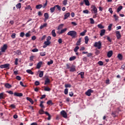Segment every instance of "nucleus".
I'll return each mask as SVG.
<instances>
[{
    "instance_id": "1a4fd4ad",
    "label": "nucleus",
    "mask_w": 125,
    "mask_h": 125,
    "mask_svg": "<svg viewBox=\"0 0 125 125\" xmlns=\"http://www.w3.org/2000/svg\"><path fill=\"white\" fill-rule=\"evenodd\" d=\"M112 55H113V51L112 50L109 51L107 54V57L108 58H110V57H112Z\"/></svg>"
},
{
    "instance_id": "9d476101",
    "label": "nucleus",
    "mask_w": 125,
    "mask_h": 125,
    "mask_svg": "<svg viewBox=\"0 0 125 125\" xmlns=\"http://www.w3.org/2000/svg\"><path fill=\"white\" fill-rule=\"evenodd\" d=\"M71 14L70 12L66 13L64 14V17L63 18V20H66L68 17H70Z\"/></svg>"
},
{
    "instance_id": "8fccbe9b",
    "label": "nucleus",
    "mask_w": 125,
    "mask_h": 125,
    "mask_svg": "<svg viewBox=\"0 0 125 125\" xmlns=\"http://www.w3.org/2000/svg\"><path fill=\"white\" fill-rule=\"evenodd\" d=\"M76 59V57L75 56H73L69 58V61H73Z\"/></svg>"
},
{
    "instance_id": "a18cd8bd",
    "label": "nucleus",
    "mask_w": 125,
    "mask_h": 125,
    "mask_svg": "<svg viewBox=\"0 0 125 125\" xmlns=\"http://www.w3.org/2000/svg\"><path fill=\"white\" fill-rule=\"evenodd\" d=\"M40 78H42L43 77V71H41L40 73L39 74Z\"/></svg>"
},
{
    "instance_id": "6e6552de",
    "label": "nucleus",
    "mask_w": 125,
    "mask_h": 125,
    "mask_svg": "<svg viewBox=\"0 0 125 125\" xmlns=\"http://www.w3.org/2000/svg\"><path fill=\"white\" fill-rule=\"evenodd\" d=\"M116 37L117 40H120L122 37V35H121V33H120V31H116Z\"/></svg>"
},
{
    "instance_id": "dca6fc26",
    "label": "nucleus",
    "mask_w": 125,
    "mask_h": 125,
    "mask_svg": "<svg viewBox=\"0 0 125 125\" xmlns=\"http://www.w3.org/2000/svg\"><path fill=\"white\" fill-rule=\"evenodd\" d=\"M49 83H50V80L48 78H46L44 83L45 85L46 84H49Z\"/></svg>"
},
{
    "instance_id": "de8ad7c7",
    "label": "nucleus",
    "mask_w": 125,
    "mask_h": 125,
    "mask_svg": "<svg viewBox=\"0 0 125 125\" xmlns=\"http://www.w3.org/2000/svg\"><path fill=\"white\" fill-rule=\"evenodd\" d=\"M64 86L65 87H66V88H67L68 87H71L72 85H71L70 84H65Z\"/></svg>"
},
{
    "instance_id": "4c0bfd02",
    "label": "nucleus",
    "mask_w": 125,
    "mask_h": 125,
    "mask_svg": "<svg viewBox=\"0 0 125 125\" xmlns=\"http://www.w3.org/2000/svg\"><path fill=\"white\" fill-rule=\"evenodd\" d=\"M87 31L86 30H84L83 32H81L80 33V36H83L84 35H85V33H86Z\"/></svg>"
},
{
    "instance_id": "6ab92c4d",
    "label": "nucleus",
    "mask_w": 125,
    "mask_h": 125,
    "mask_svg": "<svg viewBox=\"0 0 125 125\" xmlns=\"http://www.w3.org/2000/svg\"><path fill=\"white\" fill-rule=\"evenodd\" d=\"M47 23H45L43 25H41V26L40 27V30H42L43 28L47 27Z\"/></svg>"
},
{
    "instance_id": "774afa93",
    "label": "nucleus",
    "mask_w": 125,
    "mask_h": 125,
    "mask_svg": "<svg viewBox=\"0 0 125 125\" xmlns=\"http://www.w3.org/2000/svg\"><path fill=\"white\" fill-rule=\"evenodd\" d=\"M68 88H65L64 89V94L65 95L68 94Z\"/></svg>"
},
{
    "instance_id": "f704fd0d",
    "label": "nucleus",
    "mask_w": 125,
    "mask_h": 125,
    "mask_svg": "<svg viewBox=\"0 0 125 125\" xmlns=\"http://www.w3.org/2000/svg\"><path fill=\"white\" fill-rule=\"evenodd\" d=\"M123 9V7L122 6H120L118 7L117 8V12L119 13L120 12V11H121V10Z\"/></svg>"
},
{
    "instance_id": "7ed1b4c3",
    "label": "nucleus",
    "mask_w": 125,
    "mask_h": 125,
    "mask_svg": "<svg viewBox=\"0 0 125 125\" xmlns=\"http://www.w3.org/2000/svg\"><path fill=\"white\" fill-rule=\"evenodd\" d=\"M94 46L95 47H97L98 49H100L102 46V44L101 43V42L99 41L98 42H96L94 44Z\"/></svg>"
},
{
    "instance_id": "5fc2aeb1",
    "label": "nucleus",
    "mask_w": 125,
    "mask_h": 125,
    "mask_svg": "<svg viewBox=\"0 0 125 125\" xmlns=\"http://www.w3.org/2000/svg\"><path fill=\"white\" fill-rule=\"evenodd\" d=\"M11 38L12 39H15V38H16V34L15 33H13L11 35Z\"/></svg>"
},
{
    "instance_id": "09e8293b",
    "label": "nucleus",
    "mask_w": 125,
    "mask_h": 125,
    "mask_svg": "<svg viewBox=\"0 0 125 125\" xmlns=\"http://www.w3.org/2000/svg\"><path fill=\"white\" fill-rule=\"evenodd\" d=\"M98 64L100 65V66H103L104 63L102 61H99L98 62Z\"/></svg>"
},
{
    "instance_id": "f257e3e1",
    "label": "nucleus",
    "mask_w": 125,
    "mask_h": 125,
    "mask_svg": "<svg viewBox=\"0 0 125 125\" xmlns=\"http://www.w3.org/2000/svg\"><path fill=\"white\" fill-rule=\"evenodd\" d=\"M66 68L69 69L70 72H75L76 71V66L72 64L71 66V64L67 63L66 64Z\"/></svg>"
},
{
    "instance_id": "f3484780",
    "label": "nucleus",
    "mask_w": 125,
    "mask_h": 125,
    "mask_svg": "<svg viewBox=\"0 0 125 125\" xmlns=\"http://www.w3.org/2000/svg\"><path fill=\"white\" fill-rule=\"evenodd\" d=\"M42 62H40L37 63L36 68L37 69H40L41 67H42Z\"/></svg>"
},
{
    "instance_id": "58836bf2",
    "label": "nucleus",
    "mask_w": 125,
    "mask_h": 125,
    "mask_svg": "<svg viewBox=\"0 0 125 125\" xmlns=\"http://www.w3.org/2000/svg\"><path fill=\"white\" fill-rule=\"evenodd\" d=\"M112 26H113V24H109V25L108 26V31H111L112 30Z\"/></svg>"
},
{
    "instance_id": "680f3d73",
    "label": "nucleus",
    "mask_w": 125,
    "mask_h": 125,
    "mask_svg": "<svg viewBox=\"0 0 125 125\" xmlns=\"http://www.w3.org/2000/svg\"><path fill=\"white\" fill-rule=\"evenodd\" d=\"M25 37H26L27 38H29V37H31V34H30V32L26 33Z\"/></svg>"
},
{
    "instance_id": "ddd939ff",
    "label": "nucleus",
    "mask_w": 125,
    "mask_h": 125,
    "mask_svg": "<svg viewBox=\"0 0 125 125\" xmlns=\"http://www.w3.org/2000/svg\"><path fill=\"white\" fill-rule=\"evenodd\" d=\"M14 95L15 96H18V97H21L23 96V94H22L21 93L15 92Z\"/></svg>"
},
{
    "instance_id": "052dcab7",
    "label": "nucleus",
    "mask_w": 125,
    "mask_h": 125,
    "mask_svg": "<svg viewBox=\"0 0 125 125\" xmlns=\"http://www.w3.org/2000/svg\"><path fill=\"white\" fill-rule=\"evenodd\" d=\"M7 93H9V94H13V92L11 90L6 91Z\"/></svg>"
},
{
    "instance_id": "9b49d317",
    "label": "nucleus",
    "mask_w": 125,
    "mask_h": 125,
    "mask_svg": "<svg viewBox=\"0 0 125 125\" xmlns=\"http://www.w3.org/2000/svg\"><path fill=\"white\" fill-rule=\"evenodd\" d=\"M4 85L6 88H11V87H12V85L9 83H4Z\"/></svg>"
},
{
    "instance_id": "393cba45",
    "label": "nucleus",
    "mask_w": 125,
    "mask_h": 125,
    "mask_svg": "<svg viewBox=\"0 0 125 125\" xmlns=\"http://www.w3.org/2000/svg\"><path fill=\"white\" fill-rule=\"evenodd\" d=\"M81 42H82V38H79L76 43V45H81Z\"/></svg>"
},
{
    "instance_id": "c9c22d12",
    "label": "nucleus",
    "mask_w": 125,
    "mask_h": 125,
    "mask_svg": "<svg viewBox=\"0 0 125 125\" xmlns=\"http://www.w3.org/2000/svg\"><path fill=\"white\" fill-rule=\"evenodd\" d=\"M55 6V7H57L58 10H59V11H61V7H60V6H59V5H56Z\"/></svg>"
},
{
    "instance_id": "473e14b6",
    "label": "nucleus",
    "mask_w": 125,
    "mask_h": 125,
    "mask_svg": "<svg viewBox=\"0 0 125 125\" xmlns=\"http://www.w3.org/2000/svg\"><path fill=\"white\" fill-rule=\"evenodd\" d=\"M78 75H80L81 79H83V76H84V72H81L80 73H79Z\"/></svg>"
},
{
    "instance_id": "3c124183",
    "label": "nucleus",
    "mask_w": 125,
    "mask_h": 125,
    "mask_svg": "<svg viewBox=\"0 0 125 125\" xmlns=\"http://www.w3.org/2000/svg\"><path fill=\"white\" fill-rule=\"evenodd\" d=\"M83 13L85 14H88L89 13V11L88 10H84L83 11Z\"/></svg>"
},
{
    "instance_id": "0e129e2a",
    "label": "nucleus",
    "mask_w": 125,
    "mask_h": 125,
    "mask_svg": "<svg viewBox=\"0 0 125 125\" xmlns=\"http://www.w3.org/2000/svg\"><path fill=\"white\" fill-rule=\"evenodd\" d=\"M113 17L115 18V20H118L119 19V17L117 16V15L116 14L113 15Z\"/></svg>"
},
{
    "instance_id": "4be33fe9",
    "label": "nucleus",
    "mask_w": 125,
    "mask_h": 125,
    "mask_svg": "<svg viewBox=\"0 0 125 125\" xmlns=\"http://www.w3.org/2000/svg\"><path fill=\"white\" fill-rule=\"evenodd\" d=\"M5 98V96H4V93H0V99H4Z\"/></svg>"
},
{
    "instance_id": "72a5a7b5",
    "label": "nucleus",
    "mask_w": 125,
    "mask_h": 125,
    "mask_svg": "<svg viewBox=\"0 0 125 125\" xmlns=\"http://www.w3.org/2000/svg\"><path fill=\"white\" fill-rule=\"evenodd\" d=\"M39 113L40 115H42V114H44V113H45V112H44V111H43V109H41L39 110Z\"/></svg>"
},
{
    "instance_id": "49530a36",
    "label": "nucleus",
    "mask_w": 125,
    "mask_h": 125,
    "mask_svg": "<svg viewBox=\"0 0 125 125\" xmlns=\"http://www.w3.org/2000/svg\"><path fill=\"white\" fill-rule=\"evenodd\" d=\"M16 54H18V55H21V51L20 50H18L16 51Z\"/></svg>"
},
{
    "instance_id": "603ef678",
    "label": "nucleus",
    "mask_w": 125,
    "mask_h": 125,
    "mask_svg": "<svg viewBox=\"0 0 125 125\" xmlns=\"http://www.w3.org/2000/svg\"><path fill=\"white\" fill-rule=\"evenodd\" d=\"M121 70H123L124 71H125V63L123 64L122 65V66H121Z\"/></svg>"
},
{
    "instance_id": "4d7b16f0",
    "label": "nucleus",
    "mask_w": 125,
    "mask_h": 125,
    "mask_svg": "<svg viewBox=\"0 0 125 125\" xmlns=\"http://www.w3.org/2000/svg\"><path fill=\"white\" fill-rule=\"evenodd\" d=\"M32 52H38L39 51V49L37 48H35L32 50Z\"/></svg>"
},
{
    "instance_id": "a878e982",
    "label": "nucleus",
    "mask_w": 125,
    "mask_h": 125,
    "mask_svg": "<svg viewBox=\"0 0 125 125\" xmlns=\"http://www.w3.org/2000/svg\"><path fill=\"white\" fill-rule=\"evenodd\" d=\"M52 35L54 37V38H55V37H56V33H55V30L53 29L52 31L51 32Z\"/></svg>"
},
{
    "instance_id": "e2e57ef3",
    "label": "nucleus",
    "mask_w": 125,
    "mask_h": 125,
    "mask_svg": "<svg viewBox=\"0 0 125 125\" xmlns=\"http://www.w3.org/2000/svg\"><path fill=\"white\" fill-rule=\"evenodd\" d=\"M41 56H45V52H42L40 53Z\"/></svg>"
},
{
    "instance_id": "412c9836",
    "label": "nucleus",
    "mask_w": 125,
    "mask_h": 125,
    "mask_svg": "<svg viewBox=\"0 0 125 125\" xmlns=\"http://www.w3.org/2000/svg\"><path fill=\"white\" fill-rule=\"evenodd\" d=\"M83 2H84L85 5H87V6H89V5H90V3L88 0H83Z\"/></svg>"
},
{
    "instance_id": "2eb2a0df",
    "label": "nucleus",
    "mask_w": 125,
    "mask_h": 125,
    "mask_svg": "<svg viewBox=\"0 0 125 125\" xmlns=\"http://www.w3.org/2000/svg\"><path fill=\"white\" fill-rule=\"evenodd\" d=\"M44 114L48 116V117L47 118V120L50 121V120H51V115H50L49 113H48L47 111H45L44 112Z\"/></svg>"
},
{
    "instance_id": "f8f14e48",
    "label": "nucleus",
    "mask_w": 125,
    "mask_h": 125,
    "mask_svg": "<svg viewBox=\"0 0 125 125\" xmlns=\"http://www.w3.org/2000/svg\"><path fill=\"white\" fill-rule=\"evenodd\" d=\"M44 17H45V19L44 20V22H45L48 18H49V15H48V13H45L44 14Z\"/></svg>"
},
{
    "instance_id": "bf43d9fd",
    "label": "nucleus",
    "mask_w": 125,
    "mask_h": 125,
    "mask_svg": "<svg viewBox=\"0 0 125 125\" xmlns=\"http://www.w3.org/2000/svg\"><path fill=\"white\" fill-rule=\"evenodd\" d=\"M90 21L91 24H94V20H93V19L90 18Z\"/></svg>"
},
{
    "instance_id": "a19ab883",
    "label": "nucleus",
    "mask_w": 125,
    "mask_h": 125,
    "mask_svg": "<svg viewBox=\"0 0 125 125\" xmlns=\"http://www.w3.org/2000/svg\"><path fill=\"white\" fill-rule=\"evenodd\" d=\"M47 105H53V104L52 103V101L49 100L48 102H47Z\"/></svg>"
},
{
    "instance_id": "79ce46f5",
    "label": "nucleus",
    "mask_w": 125,
    "mask_h": 125,
    "mask_svg": "<svg viewBox=\"0 0 125 125\" xmlns=\"http://www.w3.org/2000/svg\"><path fill=\"white\" fill-rule=\"evenodd\" d=\"M68 3V0H64L62 1V4H63V5H67Z\"/></svg>"
},
{
    "instance_id": "c03bdc74",
    "label": "nucleus",
    "mask_w": 125,
    "mask_h": 125,
    "mask_svg": "<svg viewBox=\"0 0 125 125\" xmlns=\"http://www.w3.org/2000/svg\"><path fill=\"white\" fill-rule=\"evenodd\" d=\"M80 47L77 46L76 47H75V48L74 49V52H78V50L79 49Z\"/></svg>"
},
{
    "instance_id": "5701e85b",
    "label": "nucleus",
    "mask_w": 125,
    "mask_h": 125,
    "mask_svg": "<svg viewBox=\"0 0 125 125\" xmlns=\"http://www.w3.org/2000/svg\"><path fill=\"white\" fill-rule=\"evenodd\" d=\"M26 100H28V101H29L31 104H34V101L30 98L27 97Z\"/></svg>"
},
{
    "instance_id": "e433bc0d",
    "label": "nucleus",
    "mask_w": 125,
    "mask_h": 125,
    "mask_svg": "<svg viewBox=\"0 0 125 125\" xmlns=\"http://www.w3.org/2000/svg\"><path fill=\"white\" fill-rule=\"evenodd\" d=\"M50 10L51 13H53V12H54V11H55V6L51 8L50 9Z\"/></svg>"
},
{
    "instance_id": "7c9ffc66",
    "label": "nucleus",
    "mask_w": 125,
    "mask_h": 125,
    "mask_svg": "<svg viewBox=\"0 0 125 125\" xmlns=\"http://www.w3.org/2000/svg\"><path fill=\"white\" fill-rule=\"evenodd\" d=\"M42 4H38V5H37L36 6V8L37 9H40L42 8Z\"/></svg>"
},
{
    "instance_id": "69168bd1",
    "label": "nucleus",
    "mask_w": 125,
    "mask_h": 125,
    "mask_svg": "<svg viewBox=\"0 0 125 125\" xmlns=\"http://www.w3.org/2000/svg\"><path fill=\"white\" fill-rule=\"evenodd\" d=\"M35 85H36V86L40 85V82L36 81L35 82Z\"/></svg>"
},
{
    "instance_id": "a211bd4d",
    "label": "nucleus",
    "mask_w": 125,
    "mask_h": 125,
    "mask_svg": "<svg viewBox=\"0 0 125 125\" xmlns=\"http://www.w3.org/2000/svg\"><path fill=\"white\" fill-rule=\"evenodd\" d=\"M106 32V30L105 29H102L101 30V33L100 36L101 37H103L104 35H105V32Z\"/></svg>"
},
{
    "instance_id": "c85d7f7f",
    "label": "nucleus",
    "mask_w": 125,
    "mask_h": 125,
    "mask_svg": "<svg viewBox=\"0 0 125 125\" xmlns=\"http://www.w3.org/2000/svg\"><path fill=\"white\" fill-rule=\"evenodd\" d=\"M89 40V39H88V37H87V36L85 37V43L86 44H87V43H88Z\"/></svg>"
},
{
    "instance_id": "bb28decb",
    "label": "nucleus",
    "mask_w": 125,
    "mask_h": 125,
    "mask_svg": "<svg viewBox=\"0 0 125 125\" xmlns=\"http://www.w3.org/2000/svg\"><path fill=\"white\" fill-rule=\"evenodd\" d=\"M117 57L119 60H123V55L121 54H119L117 56Z\"/></svg>"
},
{
    "instance_id": "2f4dec72",
    "label": "nucleus",
    "mask_w": 125,
    "mask_h": 125,
    "mask_svg": "<svg viewBox=\"0 0 125 125\" xmlns=\"http://www.w3.org/2000/svg\"><path fill=\"white\" fill-rule=\"evenodd\" d=\"M26 72L28 73V74H30V75H34V72H33V71H32L30 69H27L26 70Z\"/></svg>"
},
{
    "instance_id": "423d86ee",
    "label": "nucleus",
    "mask_w": 125,
    "mask_h": 125,
    "mask_svg": "<svg viewBox=\"0 0 125 125\" xmlns=\"http://www.w3.org/2000/svg\"><path fill=\"white\" fill-rule=\"evenodd\" d=\"M61 115L63 117V118H67V112L65 110H62L61 112Z\"/></svg>"
},
{
    "instance_id": "20e7f679",
    "label": "nucleus",
    "mask_w": 125,
    "mask_h": 125,
    "mask_svg": "<svg viewBox=\"0 0 125 125\" xmlns=\"http://www.w3.org/2000/svg\"><path fill=\"white\" fill-rule=\"evenodd\" d=\"M93 93V90L90 89L85 92V94H86L87 96H90V95H91V93Z\"/></svg>"
},
{
    "instance_id": "cd10ccee",
    "label": "nucleus",
    "mask_w": 125,
    "mask_h": 125,
    "mask_svg": "<svg viewBox=\"0 0 125 125\" xmlns=\"http://www.w3.org/2000/svg\"><path fill=\"white\" fill-rule=\"evenodd\" d=\"M51 43V42L49 41H45L44 42V44H46L47 46H48V45H50Z\"/></svg>"
},
{
    "instance_id": "338daca9",
    "label": "nucleus",
    "mask_w": 125,
    "mask_h": 125,
    "mask_svg": "<svg viewBox=\"0 0 125 125\" xmlns=\"http://www.w3.org/2000/svg\"><path fill=\"white\" fill-rule=\"evenodd\" d=\"M50 40H51V37L48 36L46 39V42H50Z\"/></svg>"
},
{
    "instance_id": "37998d69",
    "label": "nucleus",
    "mask_w": 125,
    "mask_h": 125,
    "mask_svg": "<svg viewBox=\"0 0 125 125\" xmlns=\"http://www.w3.org/2000/svg\"><path fill=\"white\" fill-rule=\"evenodd\" d=\"M98 27L99 29H104V26H103V25L101 24H98Z\"/></svg>"
},
{
    "instance_id": "6e6d98bb",
    "label": "nucleus",
    "mask_w": 125,
    "mask_h": 125,
    "mask_svg": "<svg viewBox=\"0 0 125 125\" xmlns=\"http://www.w3.org/2000/svg\"><path fill=\"white\" fill-rule=\"evenodd\" d=\"M24 36H25V33H24L23 32L20 33V37H21V38H23Z\"/></svg>"
},
{
    "instance_id": "b1692460",
    "label": "nucleus",
    "mask_w": 125,
    "mask_h": 125,
    "mask_svg": "<svg viewBox=\"0 0 125 125\" xmlns=\"http://www.w3.org/2000/svg\"><path fill=\"white\" fill-rule=\"evenodd\" d=\"M92 11H94V13H97V8L95 6H93Z\"/></svg>"
},
{
    "instance_id": "ea45409f",
    "label": "nucleus",
    "mask_w": 125,
    "mask_h": 125,
    "mask_svg": "<svg viewBox=\"0 0 125 125\" xmlns=\"http://www.w3.org/2000/svg\"><path fill=\"white\" fill-rule=\"evenodd\" d=\"M44 90L45 91H50L51 90V89H50V88L48 87H45V88L44 89Z\"/></svg>"
},
{
    "instance_id": "aec40b11",
    "label": "nucleus",
    "mask_w": 125,
    "mask_h": 125,
    "mask_svg": "<svg viewBox=\"0 0 125 125\" xmlns=\"http://www.w3.org/2000/svg\"><path fill=\"white\" fill-rule=\"evenodd\" d=\"M67 31V28H64L63 29H62L61 32H57L58 34H59L60 35H62V34H63V33H65Z\"/></svg>"
},
{
    "instance_id": "f03ea898",
    "label": "nucleus",
    "mask_w": 125,
    "mask_h": 125,
    "mask_svg": "<svg viewBox=\"0 0 125 125\" xmlns=\"http://www.w3.org/2000/svg\"><path fill=\"white\" fill-rule=\"evenodd\" d=\"M78 34L76 32V31H70L67 33L68 36H70V37H72V39H76L77 38Z\"/></svg>"
},
{
    "instance_id": "4468645a",
    "label": "nucleus",
    "mask_w": 125,
    "mask_h": 125,
    "mask_svg": "<svg viewBox=\"0 0 125 125\" xmlns=\"http://www.w3.org/2000/svg\"><path fill=\"white\" fill-rule=\"evenodd\" d=\"M14 95L15 96H18V97H21L23 96V94H22L21 93L15 92Z\"/></svg>"
},
{
    "instance_id": "13d9d810",
    "label": "nucleus",
    "mask_w": 125,
    "mask_h": 125,
    "mask_svg": "<svg viewBox=\"0 0 125 125\" xmlns=\"http://www.w3.org/2000/svg\"><path fill=\"white\" fill-rule=\"evenodd\" d=\"M51 64H53V61L52 60L47 62V65H51Z\"/></svg>"
},
{
    "instance_id": "39448f33",
    "label": "nucleus",
    "mask_w": 125,
    "mask_h": 125,
    "mask_svg": "<svg viewBox=\"0 0 125 125\" xmlns=\"http://www.w3.org/2000/svg\"><path fill=\"white\" fill-rule=\"evenodd\" d=\"M1 52H5V50L7 49V45L5 44L3 45L2 47L0 48Z\"/></svg>"
},
{
    "instance_id": "c756f323",
    "label": "nucleus",
    "mask_w": 125,
    "mask_h": 125,
    "mask_svg": "<svg viewBox=\"0 0 125 125\" xmlns=\"http://www.w3.org/2000/svg\"><path fill=\"white\" fill-rule=\"evenodd\" d=\"M16 7H17V9H20L21 8V3H19L16 5Z\"/></svg>"
},
{
    "instance_id": "0eeeda50",
    "label": "nucleus",
    "mask_w": 125,
    "mask_h": 125,
    "mask_svg": "<svg viewBox=\"0 0 125 125\" xmlns=\"http://www.w3.org/2000/svg\"><path fill=\"white\" fill-rule=\"evenodd\" d=\"M10 64L9 63H6L5 64H1L0 65V68L1 69H4V68H8L9 67Z\"/></svg>"
},
{
    "instance_id": "864d4df0",
    "label": "nucleus",
    "mask_w": 125,
    "mask_h": 125,
    "mask_svg": "<svg viewBox=\"0 0 125 125\" xmlns=\"http://www.w3.org/2000/svg\"><path fill=\"white\" fill-rule=\"evenodd\" d=\"M63 24H60L58 28V30H60L61 29H62V28H63Z\"/></svg>"
}]
</instances>
